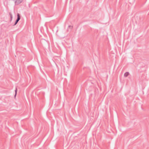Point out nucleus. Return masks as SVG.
<instances>
[{
  "label": "nucleus",
  "instance_id": "nucleus-1",
  "mask_svg": "<svg viewBox=\"0 0 149 149\" xmlns=\"http://www.w3.org/2000/svg\"><path fill=\"white\" fill-rule=\"evenodd\" d=\"M15 2V5H18L21 3L23 0H13Z\"/></svg>",
  "mask_w": 149,
  "mask_h": 149
},
{
  "label": "nucleus",
  "instance_id": "nucleus-2",
  "mask_svg": "<svg viewBox=\"0 0 149 149\" xmlns=\"http://www.w3.org/2000/svg\"><path fill=\"white\" fill-rule=\"evenodd\" d=\"M17 18L16 19L17 20H18L19 21L20 20L21 17L20 14L19 13L17 14Z\"/></svg>",
  "mask_w": 149,
  "mask_h": 149
},
{
  "label": "nucleus",
  "instance_id": "nucleus-3",
  "mask_svg": "<svg viewBox=\"0 0 149 149\" xmlns=\"http://www.w3.org/2000/svg\"><path fill=\"white\" fill-rule=\"evenodd\" d=\"M9 15H10V22H11L12 21V19H13V15H12V14L11 13V12H9Z\"/></svg>",
  "mask_w": 149,
  "mask_h": 149
},
{
  "label": "nucleus",
  "instance_id": "nucleus-4",
  "mask_svg": "<svg viewBox=\"0 0 149 149\" xmlns=\"http://www.w3.org/2000/svg\"><path fill=\"white\" fill-rule=\"evenodd\" d=\"M129 74V73L128 72H125L124 74V77H127Z\"/></svg>",
  "mask_w": 149,
  "mask_h": 149
},
{
  "label": "nucleus",
  "instance_id": "nucleus-5",
  "mask_svg": "<svg viewBox=\"0 0 149 149\" xmlns=\"http://www.w3.org/2000/svg\"><path fill=\"white\" fill-rule=\"evenodd\" d=\"M19 22L18 20H16L14 24L13 25V26H14L15 25L18 23V22Z\"/></svg>",
  "mask_w": 149,
  "mask_h": 149
},
{
  "label": "nucleus",
  "instance_id": "nucleus-6",
  "mask_svg": "<svg viewBox=\"0 0 149 149\" xmlns=\"http://www.w3.org/2000/svg\"><path fill=\"white\" fill-rule=\"evenodd\" d=\"M72 26H68V29L69 28H71V29H72Z\"/></svg>",
  "mask_w": 149,
  "mask_h": 149
},
{
  "label": "nucleus",
  "instance_id": "nucleus-7",
  "mask_svg": "<svg viewBox=\"0 0 149 149\" xmlns=\"http://www.w3.org/2000/svg\"><path fill=\"white\" fill-rule=\"evenodd\" d=\"M15 93H16V94H17V88H16L15 90Z\"/></svg>",
  "mask_w": 149,
  "mask_h": 149
},
{
  "label": "nucleus",
  "instance_id": "nucleus-8",
  "mask_svg": "<svg viewBox=\"0 0 149 149\" xmlns=\"http://www.w3.org/2000/svg\"><path fill=\"white\" fill-rule=\"evenodd\" d=\"M16 95H17V94H16V93H15V95L14 96V97L15 98L16 96Z\"/></svg>",
  "mask_w": 149,
  "mask_h": 149
}]
</instances>
